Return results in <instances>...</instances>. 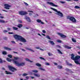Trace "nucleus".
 Listing matches in <instances>:
<instances>
[{"label": "nucleus", "instance_id": "obj_1", "mask_svg": "<svg viewBox=\"0 0 80 80\" xmlns=\"http://www.w3.org/2000/svg\"><path fill=\"white\" fill-rule=\"evenodd\" d=\"M50 9L52 10H53V11H54V12H56L55 13V14L57 15H58V16L62 18L63 17V14L61 11H58V10H57V9H54L52 8H51Z\"/></svg>", "mask_w": 80, "mask_h": 80}, {"label": "nucleus", "instance_id": "obj_2", "mask_svg": "<svg viewBox=\"0 0 80 80\" xmlns=\"http://www.w3.org/2000/svg\"><path fill=\"white\" fill-rule=\"evenodd\" d=\"M14 37L15 39H16V40H20V41L21 40V39L22 38V36L18 35H15Z\"/></svg>", "mask_w": 80, "mask_h": 80}, {"label": "nucleus", "instance_id": "obj_3", "mask_svg": "<svg viewBox=\"0 0 80 80\" xmlns=\"http://www.w3.org/2000/svg\"><path fill=\"white\" fill-rule=\"evenodd\" d=\"M9 70H11V72H14V71H17V69L13 68V67L11 66H9L8 67Z\"/></svg>", "mask_w": 80, "mask_h": 80}, {"label": "nucleus", "instance_id": "obj_4", "mask_svg": "<svg viewBox=\"0 0 80 80\" xmlns=\"http://www.w3.org/2000/svg\"><path fill=\"white\" fill-rule=\"evenodd\" d=\"M19 14L21 15H25L28 14V12L26 11H21L19 12Z\"/></svg>", "mask_w": 80, "mask_h": 80}, {"label": "nucleus", "instance_id": "obj_5", "mask_svg": "<svg viewBox=\"0 0 80 80\" xmlns=\"http://www.w3.org/2000/svg\"><path fill=\"white\" fill-rule=\"evenodd\" d=\"M70 20L71 21L72 23H77V20H76V19L73 17H71Z\"/></svg>", "mask_w": 80, "mask_h": 80}, {"label": "nucleus", "instance_id": "obj_6", "mask_svg": "<svg viewBox=\"0 0 80 80\" xmlns=\"http://www.w3.org/2000/svg\"><path fill=\"white\" fill-rule=\"evenodd\" d=\"M47 4H49L50 5H51V6H52V7H58V6L55 5L52 2H47Z\"/></svg>", "mask_w": 80, "mask_h": 80}, {"label": "nucleus", "instance_id": "obj_7", "mask_svg": "<svg viewBox=\"0 0 80 80\" xmlns=\"http://www.w3.org/2000/svg\"><path fill=\"white\" fill-rule=\"evenodd\" d=\"M57 35H59V36H60V37H61L62 38H66V37H67V36L63 35V34L62 33H61L59 32H57Z\"/></svg>", "mask_w": 80, "mask_h": 80}, {"label": "nucleus", "instance_id": "obj_8", "mask_svg": "<svg viewBox=\"0 0 80 80\" xmlns=\"http://www.w3.org/2000/svg\"><path fill=\"white\" fill-rule=\"evenodd\" d=\"M4 8H6V9H7L8 10H9L10 9V7H11V6L10 5L7 4H4Z\"/></svg>", "mask_w": 80, "mask_h": 80}, {"label": "nucleus", "instance_id": "obj_9", "mask_svg": "<svg viewBox=\"0 0 80 80\" xmlns=\"http://www.w3.org/2000/svg\"><path fill=\"white\" fill-rule=\"evenodd\" d=\"M12 62L14 64H15L16 65H17V66L18 67V65L19 64V62L18 61L15 60L14 59H13Z\"/></svg>", "mask_w": 80, "mask_h": 80}, {"label": "nucleus", "instance_id": "obj_10", "mask_svg": "<svg viewBox=\"0 0 80 80\" xmlns=\"http://www.w3.org/2000/svg\"><path fill=\"white\" fill-rule=\"evenodd\" d=\"M25 65V62H21L19 63V65H18V67H21L22 66H24Z\"/></svg>", "mask_w": 80, "mask_h": 80}, {"label": "nucleus", "instance_id": "obj_11", "mask_svg": "<svg viewBox=\"0 0 80 80\" xmlns=\"http://www.w3.org/2000/svg\"><path fill=\"white\" fill-rule=\"evenodd\" d=\"M25 19L28 22H31V19H30V18L26 16L25 17Z\"/></svg>", "mask_w": 80, "mask_h": 80}, {"label": "nucleus", "instance_id": "obj_12", "mask_svg": "<svg viewBox=\"0 0 80 80\" xmlns=\"http://www.w3.org/2000/svg\"><path fill=\"white\" fill-rule=\"evenodd\" d=\"M6 74L7 75H12L13 73L9 71H5Z\"/></svg>", "mask_w": 80, "mask_h": 80}, {"label": "nucleus", "instance_id": "obj_13", "mask_svg": "<svg viewBox=\"0 0 80 80\" xmlns=\"http://www.w3.org/2000/svg\"><path fill=\"white\" fill-rule=\"evenodd\" d=\"M21 42H27V40L24 38H23V37H22L21 40L20 41Z\"/></svg>", "mask_w": 80, "mask_h": 80}, {"label": "nucleus", "instance_id": "obj_14", "mask_svg": "<svg viewBox=\"0 0 80 80\" xmlns=\"http://www.w3.org/2000/svg\"><path fill=\"white\" fill-rule=\"evenodd\" d=\"M33 75H34V76L35 77H40V75L38 74L37 73H34L33 74Z\"/></svg>", "mask_w": 80, "mask_h": 80}, {"label": "nucleus", "instance_id": "obj_15", "mask_svg": "<svg viewBox=\"0 0 80 80\" xmlns=\"http://www.w3.org/2000/svg\"><path fill=\"white\" fill-rule=\"evenodd\" d=\"M48 42H49V43H50V44H51L52 45H55V43H54V42H53V41L49 40L48 41Z\"/></svg>", "mask_w": 80, "mask_h": 80}, {"label": "nucleus", "instance_id": "obj_16", "mask_svg": "<svg viewBox=\"0 0 80 80\" xmlns=\"http://www.w3.org/2000/svg\"><path fill=\"white\" fill-rule=\"evenodd\" d=\"M17 26L18 28H22V27H23V25L22 24H18V25Z\"/></svg>", "mask_w": 80, "mask_h": 80}, {"label": "nucleus", "instance_id": "obj_17", "mask_svg": "<svg viewBox=\"0 0 80 80\" xmlns=\"http://www.w3.org/2000/svg\"><path fill=\"white\" fill-rule=\"evenodd\" d=\"M3 48L4 49H5V50H12L11 48L7 47H4Z\"/></svg>", "mask_w": 80, "mask_h": 80}, {"label": "nucleus", "instance_id": "obj_18", "mask_svg": "<svg viewBox=\"0 0 80 80\" xmlns=\"http://www.w3.org/2000/svg\"><path fill=\"white\" fill-rule=\"evenodd\" d=\"M25 60H26V61H28V62H31V63H32V62H33V61H32L28 58H26L25 59Z\"/></svg>", "mask_w": 80, "mask_h": 80}, {"label": "nucleus", "instance_id": "obj_19", "mask_svg": "<svg viewBox=\"0 0 80 80\" xmlns=\"http://www.w3.org/2000/svg\"><path fill=\"white\" fill-rule=\"evenodd\" d=\"M57 51H58V53H59V54H63V53L61 52V51L59 49H57Z\"/></svg>", "mask_w": 80, "mask_h": 80}, {"label": "nucleus", "instance_id": "obj_20", "mask_svg": "<svg viewBox=\"0 0 80 80\" xmlns=\"http://www.w3.org/2000/svg\"><path fill=\"white\" fill-rule=\"evenodd\" d=\"M39 69L42 71H45V69L43 68H39Z\"/></svg>", "mask_w": 80, "mask_h": 80}, {"label": "nucleus", "instance_id": "obj_21", "mask_svg": "<svg viewBox=\"0 0 80 80\" xmlns=\"http://www.w3.org/2000/svg\"><path fill=\"white\" fill-rule=\"evenodd\" d=\"M12 29L14 30H17L18 29V28L15 27H12Z\"/></svg>", "mask_w": 80, "mask_h": 80}, {"label": "nucleus", "instance_id": "obj_22", "mask_svg": "<svg viewBox=\"0 0 80 80\" xmlns=\"http://www.w3.org/2000/svg\"><path fill=\"white\" fill-rule=\"evenodd\" d=\"M36 66H37L38 67H41L42 66V65H41V64H39V63H36Z\"/></svg>", "mask_w": 80, "mask_h": 80}, {"label": "nucleus", "instance_id": "obj_23", "mask_svg": "<svg viewBox=\"0 0 80 80\" xmlns=\"http://www.w3.org/2000/svg\"><path fill=\"white\" fill-rule=\"evenodd\" d=\"M57 67L59 69H62V66H60V65H58L57 66Z\"/></svg>", "mask_w": 80, "mask_h": 80}, {"label": "nucleus", "instance_id": "obj_24", "mask_svg": "<svg viewBox=\"0 0 80 80\" xmlns=\"http://www.w3.org/2000/svg\"><path fill=\"white\" fill-rule=\"evenodd\" d=\"M32 72L33 73H38V71L37 70H33L32 71Z\"/></svg>", "mask_w": 80, "mask_h": 80}, {"label": "nucleus", "instance_id": "obj_25", "mask_svg": "<svg viewBox=\"0 0 80 80\" xmlns=\"http://www.w3.org/2000/svg\"><path fill=\"white\" fill-rule=\"evenodd\" d=\"M64 48H68V49H70V47L68 46L67 45H65L64 46Z\"/></svg>", "mask_w": 80, "mask_h": 80}, {"label": "nucleus", "instance_id": "obj_26", "mask_svg": "<svg viewBox=\"0 0 80 80\" xmlns=\"http://www.w3.org/2000/svg\"><path fill=\"white\" fill-rule=\"evenodd\" d=\"M80 7L78 6H76L74 7V8H75L76 9H79L80 8Z\"/></svg>", "mask_w": 80, "mask_h": 80}, {"label": "nucleus", "instance_id": "obj_27", "mask_svg": "<svg viewBox=\"0 0 80 80\" xmlns=\"http://www.w3.org/2000/svg\"><path fill=\"white\" fill-rule=\"evenodd\" d=\"M7 60L8 62H11L12 59H10V58H7Z\"/></svg>", "mask_w": 80, "mask_h": 80}, {"label": "nucleus", "instance_id": "obj_28", "mask_svg": "<svg viewBox=\"0 0 80 80\" xmlns=\"http://www.w3.org/2000/svg\"><path fill=\"white\" fill-rule=\"evenodd\" d=\"M5 22L4 20L2 19H0V23H5Z\"/></svg>", "mask_w": 80, "mask_h": 80}, {"label": "nucleus", "instance_id": "obj_29", "mask_svg": "<svg viewBox=\"0 0 80 80\" xmlns=\"http://www.w3.org/2000/svg\"><path fill=\"white\" fill-rule=\"evenodd\" d=\"M28 50H30V51H31V52H35V51L30 48H28Z\"/></svg>", "mask_w": 80, "mask_h": 80}, {"label": "nucleus", "instance_id": "obj_30", "mask_svg": "<svg viewBox=\"0 0 80 80\" xmlns=\"http://www.w3.org/2000/svg\"><path fill=\"white\" fill-rule=\"evenodd\" d=\"M28 75V74L23 73V74H22V76H23V77H24L25 76H27Z\"/></svg>", "mask_w": 80, "mask_h": 80}, {"label": "nucleus", "instance_id": "obj_31", "mask_svg": "<svg viewBox=\"0 0 80 80\" xmlns=\"http://www.w3.org/2000/svg\"><path fill=\"white\" fill-rule=\"evenodd\" d=\"M8 57H9V58H12V55L10 54H8Z\"/></svg>", "mask_w": 80, "mask_h": 80}, {"label": "nucleus", "instance_id": "obj_32", "mask_svg": "<svg viewBox=\"0 0 80 80\" xmlns=\"http://www.w3.org/2000/svg\"><path fill=\"white\" fill-rule=\"evenodd\" d=\"M14 59H15V60H18V59H19L20 58L18 57H14Z\"/></svg>", "mask_w": 80, "mask_h": 80}, {"label": "nucleus", "instance_id": "obj_33", "mask_svg": "<svg viewBox=\"0 0 80 80\" xmlns=\"http://www.w3.org/2000/svg\"><path fill=\"white\" fill-rule=\"evenodd\" d=\"M48 54L49 56H51L53 55V54H52V53H51L50 52H48Z\"/></svg>", "mask_w": 80, "mask_h": 80}, {"label": "nucleus", "instance_id": "obj_34", "mask_svg": "<svg viewBox=\"0 0 80 80\" xmlns=\"http://www.w3.org/2000/svg\"><path fill=\"white\" fill-rule=\"evenodd\" d=\"M72 41L73 42H76L77 41H76V40H75V39H74V38H72Z\"/></svg>", "mask_w": 80, "mask_h": 80}, {"label": "nucleus", "instance_id": "obj_35", "mask_svg": "<svg viewBox=\"0 0 80 80\" xmlns=\"http://www.w3.org/2000/svg\"><path fill=\"white\" fill-rule=\"evenodd\" d=\"M37 22H38V23H40L41 22V20H40V19H37L36 20Z\"/></svg>", "mask_w": 80, "mask_h": 80}, {"label": "nucleus", "instance_id": "obj_36", "mask_svg": "<svg viewBox=\"0 0 80 80\" xmlns=\"http://www.w3.org/2000/svg\"><path fill=\"white\" fill-rule=\"evenodd\" d=\"M57 42H58V43H61L62 42V41L60 40H58L57 41Z\"/></svg>", "mask_w": 80, "mask_h": 80}, {"label": "nucleus", "instance_id": "obj_37", "mask_svg": "<svg viewBox=\"0 0 80 80\" xmlns=\"http://www.w3.org/2000/svg\"><path fill=\"white\" fill-rule=\"evenodd\" d=\"M47 38H48V39H49V40H51V38H50V36H46Z\"/></svg>", "mask_w": 80, "mask_h": 80}, {"label": "nucleus", "instance_id": "obj_38", "mask_svg": "<svg viewBox=\"0 0 80 80\" xmlns=\"http://www.w3.org/2000/svg\"><path fill=\"white\" fill-rule=\"evenodd\" d=\"M39 59H41V60H45V59L42 57H39Z\"/></svg>", "mask_w": 80, "mask_h": 80}, {"label": "nucleus", "instance_id": "obj_39", "mask_svg": "<svg viewBox=\"0 0 80 80\" xmlns=\"http://www.w3.org/2000/svg\"><path fill=\"white\" fill-rule=\"evenodd\" d=\"M3 63V60L2 58H0V63Z\"/></svg>", "mask_w": 80, "mask_h": 80}, {"label": "nucleus", "instance_id": "obj_40", "mask_svg": "<svg viewBox=\"0 0 80 80\" xmlns=\"http://www.w3.org/2000/svg\"><path fill=\"white\" fill-rule=\"evenodd\" d=\"M67 19H69L70 20V16H68L67 17Z\"/></svg>", "mask_w": 80, "mask_h": 80}, {"label": "nucleus", "instance_id": "obj_41", "mask_svg": "<svg viewBox=\"0 0 80 80\" xmlns=\"http://www.w3.org/2000/svg\"><path fill=\"white\" fill-rule=\"evenodd\" d=\"M24 3L26 5V6H28V4L27 2H24Z\"/></svg>", "mask_w": 80, "mask_h": 80}, {"label": "nucleus", "instance_id": "obj_42", "mask_svg": "<svg viewBox=\"0 0 80 80\" xmlns=\"http://www.w3.org/2000/svg\"><path fill=\"white\" fill-rule=\"evenodd\" d=\"M2 53L4 55H7V52L5 51H3L2 52Z\"/></svg>", "mask_w": 80, "mask_h": 80}, {"label": "nucleus", "instance_id": "obj_43", "mask_svg": "<svg viewBox=\"0 0 80 80\" xmlns=\"http://www.w3.org/2000/svg\"><path fill=\"white\" fill-rule=\"evenodd\" d=\"M39 15L38 14H35V15L33 17H38Z\"/></svg>", "mask_w": 80, "mask_h": 80}, {"label": "nucleus", "instance_id": "obj_44", "mask_svg": "<svg viewBox=\"0 0 80 80\" xmlns=\"http://www.w3.org/2000/svg\"><path fill=\"white\" fill-rule=\"evenodd\" d=\"M7 30H8V31H10V30H12V29H11V28H8Z\"/></svg>", "mask_w": 80, "mask_h": 80}, {"label": "nucleus", "instance_id": "obj_45", "mask_svg": "<svg viewBox=\"0 0 80 80\" xmlns=\"http://www.w3.org/2000/svg\"><path fill=\"white\" fill-rule=\"evenodd\" d=\"M3 32L4 33H7V32H8V31L6 30H4L3 31Z\"/></svg>", "mask_w": 80, "mask_h": 80}, {"label": "nucleus", "instance_id": "obj_46", "mask_svg": "<svg viewBox=\"0 0 80 80\" xmlns=\"http://www.w3.org/2000/svg\"><path fill=\"white\" fill-rule=\"evenodd\" d=\"M60 3H62V4H63L64 3H66V2H62V1H60Z\"/></svg>", "mask_w": 80, "mask_h": 80}, {"label": "nucleus", "instance_id": "obj_47", "mask_svg": "<svg viewBox=\"0 0 80 80\" xmlns=\"http://www.w3.org/2000/svg\"><path fill=\"white\" fill-rule=\"evenodd\" d=\"M18 22H19V23H22V21L21 20H18Z\"/></svg>", "mask_w": 80, "mask_h": 80}, {"label": "nucleus", "instance_id": "obj_48", "mask_svg": "<svg viewBox=\"0 0 80 80\" xmlns=\"http://www.w3.org/2000/svg\"><path fill=\"white\" fill-rule=\"evenodd\" d=\"M45 65H50V64L48 62H46Z\"/></svg>", "mask_w": 80, "mask_h": 80}, {"label": "nucleus", "instance_id": "obj_49", "mask_svg": "<svg viewBox=\"0 0 80 80\" xmlns=\"http://www.w3.org/2000/svg\"><path fill=\"white\" fill-rule=\"evenodd\" d=\"M66 64H67V65H70V63H68V62H66Z\"/></svg>", "mask_w": 80, "mask_h": 80}, {"label": "nucleus", "instance_id": "obj_50", "mask_svg": "<svg viewBox=\"0 0 80 80\" xmlns=\"http://www.w3.org/2000/svg\"><path fill=\"white\" fill-rule=\"evenodd\" d=\"M0 18H1V19L4 18V17L2 16H0Z\"/></svg>", "mask_w": 80, "mask_h": 80}, {"label": "nucleus", "instance_id": "obj_51", "mask_svg": "<svg viewBox=\"0 0 80 80\" xmlns=\"http://www.w3.org/2000/svg\"><path fill=\"white\" fill-rule=\"evenodd\" d=\"M28 12H31V13H33V11H30V10H28Z\"/></svg>", "mask_w": 80, "mask_h": 80}, {"label": "nucleus", "instance_id": "obj_52", "mask_svg": "<svg viewBox=\"0 0 80 80\" xmlns=\"http://www.w3.org/2000/svg\"><path fill=\"white\" fill-rule=\"evenodd\" d=\"M42 32L43 33H46V31L45 30H43L42 31Z\"/></svg>", "mask_w": 80, "mask_h": 80}, {"label": "nucleus", "instance_id": "obj_53", "mask_svg": "<svg viewBox=\"0 0 80 80\" xmlns=\"http://www.w3.org/2000/svg\"><path fill=\"white\" fill-rule=\"evenodd\" d=\"M29 16H32V13L30 12L29 13Z\"/></svg>", "mask_w": 80, "mask_h": 80}, {"label": "nucleus", "instance_id": "obj_54", "mask_svg": "<svg viewBox=\"0 0 80 80\" xmlns=\"http://www.w3.org/2000/svg\"><path fill=\"white\" fill-rule=\"evenodd\" d=\"M11 42L12 43H14V44H15V41H12Z\"/></svg>", "mask_w": 80, "mask_h": 80}, {"label": "nucleus", "instance_id": "obj_55", "mask_svg": "<svg viewBox=\"0 0 80 80\" xmlns=\"http://www.w3.org/2000/svg\"><path fill=\"white\" fill-rule=\"evenodd\" d=\"M25 78H26V79H29V77L28 76H26Z\"/></svg>", "mask_w": 80, "mask_h": 80}, {"label": "nucleus", "instance_id": "obj_56", "mask_svg": "<svg viewBox=\"0 0 80 80\" xmlns=\"http://www.w3.org/2000/svg\"><path fill=\"white\" fill-rule=\"evenodd\" d=\"M8 33L9 34H13V32H8Z\"/></svg>", "mask_w": 80, "mask_h": 80}, {"label": "nucleus", "instance_id": "obj_57", "mask_svg": "<svg viewBox=\"0 0 80 80\" xmlns=\"http://www.w3.org/2000/svg\"><path fill=\"white\" fill-rule=\"evenodd\" d=\"M57 47H58V48H61V47L59 45H57Z\"/></svg>", "mask_w": 80, "mask_h": 80}, {"label": "nucleus", "instance_id": "obj_58", "mask_svg": "<svg viewBox=\"0 0 80 80\" xmlns=\"http://www.w3.org/2000/svg\"><path fill=\"white\" fill-rule=\"evenodd\" d=\"M54 65H58V64L56 62H54Z\"/></svg>", "mask_w": 80, "mask_h": 80}, {"label": "nucleus", "instance_id": "obj_59", "mask_svg": "<svg viewBox=\"0 0 80 80\" xmlns=\"http://www.w3.org/2000/svg\"><path fill=\"white\" fill-rule=\"evenodd\" d=\"M43 6L44 7V8H47V6H45V5L43 4Z\"/></svg>", "mask_w": 80, "mask_h": 80}, {"label": "nucleus", "instance_id": "obj_60", "mask_svg": "<svg viewBox=\"0 0 80 80\" xmlns=\"http://www.w3.org/2000/svg\"><path fill=\"white\" fill-rule=\"evenodd\" d=\"M2 70H5V69L4 68H2Z\"/></svg>", "mask_w": 80, "mask_h": 80}, {"label": "nucleus", "instance_id": "obj_61", "mask_svg": "<svg viewBox=\"0 0 80 80\" xmlns=\"http://www.w3.org/2000/svg\"><path fill=\"white\" fill-rule=\"evenodd\" d=\"M35 48H36V49H40V48L39 47H36Z\"/></svg>", "mask_w": 80, "mask_h": 80}, {"label": "nucleus", "instance_id": "obj_62", "mask_svg": "<svg viewBox=\"0 0 80 80\" xmlns=\"http://www.w3.org/2000/svg\"><path fill=\"white\" fill-rule=\"evenodd\" d=\"M66 70H67V71H70V69H69L68 68H66Z\"/></svg>", "mask_w": 80, "mask_h": 80}, {"label": "nucleus", "instance_id": "obj_63", "mask_svg": "<svg viewBox=\"0 0 80 80\" xmlns=\"http://www.w3.org/2000/svg\"><path fill=\"white\" fill-rule=\"evenodd\" d=\"M40 22H41V24H44V23L43 22H42L41 21Z\"/></svg>", "mask_w": 80, "mask_h": 80}, {"label": "nucleus", "instance_id": "obj_64", "mask_svg": "<svg viewBox=\"0 0 80 80\" xmlns=\"http://www.w3.org/2000/svg\"><path fill=\"white\" fill-rule=\"evenodd\" d=\"M4 40H7V38H6V37H5L4 38Z\"/></svg>", "mask_w": 80, "mask_h": 80}]
</instances>
